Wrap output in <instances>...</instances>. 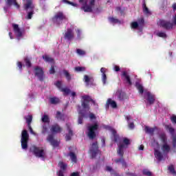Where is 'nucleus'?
Here are the masks:
<instances>
[{"label":"nucleus","instance_id":"1","mask_svg":"<svg viewBox=\"0 0 176 176\" xmlns=\"http://www.w3.org/2000/svg\"><path fill=\"white\" fill-rule=\"evenodd\" d=\"M90 104L96 105V102H94V100L87 95L82 96L81 98L82 109L80 107H78V112L79 115L78 124H82L83 118H89L90 120H91L94 124L87 126L86 134L90 140H93L94 138H96V132L98 130V127H100V120H98V118L96 115H94V113H90Z\"/></svg>","mask_w":176,"mask_h":176},{"label":"nucleus","instance_id":"2","mask_svg":"<svg viewBox=\"0 0 176 176\" xmlns=\"http://www.w3.org/2000/svg\"><path fill=\"white\" fill-rule=\"evenodd\" d=\"M151 146L154 148L155 157L160 162L165 155L171 151L170 142L167 140V135L164 133L157 134L151 140Z\"/></svg>","mask_w":176,"mask_h":176},{"label":"nucleus","instance_id":"3","mask_svg":"<svg viewBox=\"0 0 176 176\" xmlns=\"http://www.w3.org/2000/svg\"><path fill=\"white\" fill-rule=\"evenodd\" d=\"M80 9L85 13H91V12H99L98 7L96 4V0H78Z\"/></svg>","mask_w":176,"mask_h":176},{"label":"nucleus","instance_id":"4","mask_svg":"<svg viewBox=\"0 0 176 176\" xmlns=\"http://www.w3.org/2000/svg\"><path fill=\"white\" fill-rule=\"evenodd\" d=\"M157 24L159 27L165 28V30H174V28H176V14L172 16L170 21L160 19Z\"/></svg>","mask_w":176,"mask_h":176},{"label":"nucleus","instance_id":"5","mask_svg":"<svg viewBox=\"0 0 176 176\" xmlns=\"http://www.w3.org/2000/svg\"><path fill=\"white\" fill-rule=\"evenodd\" d=\"M144 18H140L137 21L131 23V28L133 31H137L138 35L141 36L144 34Z\"/></svg>","mask_w":176,"mask_h":176},{"label":"nucleus","instance_id":"6","mask_svg":"<svg viewBox=\"0 0 176 176\" xmlns=\"http://www.w3.org/2000/svg\"><path fill=\"white\" fill-rule=\"evenodd\" d=\"M130 144H131V140L127 138H122L118 144V149L117 150L118 155L121 157H123V155H124V149L129 148Z\"/></svg>","mask_w":176,"mask_h":176},{"label":"nucleus","instance_id":"7","mask_svg":"<svg viewBox=\"0 0 176 176\" xmlns=\"http://www.w3.org/2000/svg\"><path fill=\"white\" fill-rule=\"evenodd\" d=\"M41 122H42V134H47L49 133V130H50V118L47 114H44L41 116Z\"/></svg>","mask_w":176,"mask_h":176},{"label":"nucleus","instance_id":"8","mask_svg":"<svg viewBox=\"0 0 176 176\" xmlns=\"http://www.w3.org/2000/svg\"><path fill=\"white\" fill-rule=\"evenodd\" d=\"M30 152L34 153L36 157H39L41 160H45V157H46V152L43 147L32 146L30 148Z\"/></svg>","mask_w":176,"mask_h":176},{"label":"nucleus","instance_id":"9","mask_svg":"<svg viewBox=\"0 0 176 176\" xmlns=\"http://www.w3.org/2000/svg\"><path fill=\"white\" fill-rule=\"evenodd\" d=\"M24 8L28 13L26 19H28V20H31L32 19V14H34V9L35 8L32 0H26Z\"/></svg>","mask_w":176,"mask_h":176},{"label":"nucleus","instance_id":"10","mask_svg":"<svg viewBox=\"0 0 176 176\" xmlns=\"http://www.w3.org/2000/svg\"><path fill=\"white\" fill-rule=\"evenodd\" d=\"M63 36L65 41H74L75 39V27L71 26L70 28H67L65 31Z\"/></svg>","mask_w":176,"mask_h":176},{"label":"nucleus","instance_id":"11","mask_svg":"<svg viewBox=\"0 0 176 176\" xmlns=\"http://www.w3.org/2000/svg\"><path fill=\"white\" fill-rule=\"evenodd\" d=\"M30 138V135L26 130H23L21 133V148L24 151H27V148H28V140Z\"/></svg>","mask_w":176,"mask_h":176},{"label":"nucleus","instance_id":"12","mask_svg":"<svg viewBox=\"0 0 176 176\" xmlns=\"http://www.w3.org/2000/svg\"><path fill=\"white\" fill-rule=\"evenodd\" d=\"M103 128L111 132V140H113L114 142H118V141H119V135H118L116 129L109 125H103Z\"/></svg>","mask_w":176,"mask_h":176},{"label":"nucleus","instance_id":"13","mask_svg":"<svg viewBox=\"0 0 176 176\" xmlns=\"http://www.w3.org/2000/svg\"><path fill=\"white\" fill-rule=\"evenodd\" d=\"M89 152L92 155V157H97V156H100V155H101V152L98 150V144L97 142H94L91 144Z\"/></svg>","mask_w":176,"mask_h":176},{"label":"nucleus","instance_id":"14","mask_svg":"<svg viewBox=\"0 0 176 176\" xmlns=\"http://www.w3.org/2000/svg\"><path fill=\"white\" fill-rule=\"evenodd\" d=\"M144 99L146 100V102L147 104H153L155 102V100H156V96L153 93L145 91H144Z\"/></svg>","mask_w":176,"mask_h":176},{"label":"nucleus","instance_id":"15","mask_svg":"<svg viewBox=\"0 0 176 176\" xmlns=\"http://www.w3.org/2000/svg\"><path fill=\"white\" fill-rule=\"evenodd\" d=\"M10 6H14L16 9H20V5L17 3L16 0H6V6L3 8L4 11L7 12Z\"/></svg>","mask_w":176,"mask_h":176},{"label":"nucleus","instance_id":"16","mask_svg":"<svg viewBox=\"0 0 176 176\" xmlns=\"http://www.w3.org/2000/svg\"><path fill=\"white\" fill-rule=\"evenodd\" d=\"M12 28H13L14 32L18 39H20V38H23V36H24V30L20 28L19 27V25L12 24Z\"/></svg>","mask_w":176,"mask_h":176},{"label":"nucleus","instance_id":"17","mask_svg":"<svg viewBox=\"0 0 176 176\" xmlns=\"http://www.w3.org/2000/svg\"><path fill=\"white\" fill-rule=\"evenodd\" d=\"M55 86L58 87L60 91H62V93H63V96H68V94H70L71 93V89H69L68 87H63V84L61 83V81H57L55 83Z\"/></svg>","mask_w":176,"mask_h":176},{"label":"nucleus","instance_id":"18","mask_svg":"<svg viewBox=\"0 0 176 176\" xmlns=\"http://www.w3.org/2000/svg\"><path fill=\"white\" fill-rule=\"evenodd\" d=\"M64 19H65V16L64 15V14L61 12H58L52 19V21L53 23H54V24H60L61 21L64 20Z\"/></svg>","mask_w":176,"mask_h":176},{"label":"nucleus","instance_id":"19","mask_svg":"<svg viewBox=\"0 0 176 176\" xmlns=\"http://www.w3.org/2000/svg\"><path fill=\"white\" fill-rule=\"evenodd\" d=\"M165 129H166V130H167V131H168L170 133V134H171L172 138H173V147L175 148V146H176V135H174V131H175L174 128H173V126H171V124H166Z\"/></svg>","mask_w":176,"mask_h":176},{"label":"nucleus","instance_id":"20","mask_svg":"<svg viewBox=\"0 0 176 176\" xmlns=\"http://www.w3.org/2000/svg\"><path fill=\"white\" fill-rule=\"evenodd\" d=\"M35 76L38 78L39 80H43V69L42 67H36L34 68Z\"/></svg>","mask_w":176,"mask_h":176},{"label":"nucleus","instance_id":"21","mask_svg":"<svg viewBox=\"0 0 176 176\" xmlns=\"http://www.w3.org/2000/svg\"><path fill=\"white\" fill-rule=\"evenodd\" d=\"M122 79L126 83V85H129V86H131V80L130 79V75H129V72L124 71L122 74Z\"/></svg>","mask_w":176,"mask_h":176},{"label":"nucleus","instance_id":"22","mask_svg":"<svg viewBox=\"0 0 176 176\" xmlns=\"http://www.w3.org/2000/svg\"><path fill=\"white\" fill-rule=\"evenodd\" d=\"M25 119L28 123V129L30 130V134H33V135H36V133L34 132L32 128L31 127V122H32V116L28 115L25 117Z\"/></svg>","mask_w":176,"mask_h":176},{"label":"nucleus","instance_id":"23","mask_svg":"<svg viewBox=\"0 0 176 176\" xmlns=\"http://www.w3.org/2000/svg\"><path fill=\"white\" fill-rule=\"evenodd\" d=\"M105 107L107 109H108L109 107L115 109L118 108V104H116V102L115 100H112L111 98H108Z\"/></svg>","mask_w":176,"mask_h":176},{"label":"nucleus","instance_id":"24","mask_svg":"<svg viewBox=\"0 0 176 176\" xmlns=\"http://www.w3.org/2000/svg\"><path fill=\"white\" fill-rule=\"evenodd\" d=\"M58 166L60 170L58 173V176H64V172L65 171V170H67V164L63 162H60L58 163Z\"/></svg>","mask_w":176,"mask_h":176},{"label":"nucleus","instance_id":"25","mask_svg":"<svg viewBox=\"0 0 176 176\" xmlns=\"http://www.w3.org/2000/svg\"><path fill=\"white\" fill-rule=\"evenodd\" d=\"M47 141L50 142V144L54 146V148L58 146V141L54 140L53 135H49L47 138Z\"/></svg>","mask_w":176,"mask_h":176},{"label":"nucleus","instance_id":"26","mask_svg":"<svg viewBox=\"0 0 176 176\" xmlns=\"http://www.w3.org/2000/svg\"><path fill=\"white\" fill-rule=\"evenodd\" d=\"M61 127L58 124H53L50 128V131L52 134H58V133H61Z\"/></svg>","mask_w":176,"mask_h":176},{"label":"nucleus","instance_id":"27","mask_svg":"<svg viewBox=\"0 0 176 176\" xmlns=\"http://www.w3.org/2000/svg\"><path fill=\"white\" fill-rule=\"evenodd\" d=\"M74 32L77 34L76 38H74L76 41H80V39H83V33H82V30L75 28Z\"/></svg>","mask_w":176,"mask_h":176},{"label":"nucleus","instance_id":"28","mask_svg":"<svg viewBox=\"0 0 176 176\" xmlns=\"http://www.w3.org/2000/svg\"><path fill=\"white\" fill-rule=\"evenodd\" d=\"M84 82L86 83L87 86H90L93 85V82H94V79H93V77L90 76L85 75L84 76Z\"/></svg>","mask_w":176,"mask_h":176},{"label":"nucleus","instance_id":"29","mask_svg":"<svg viewBox=\"0 0 176 176\" xmlns=\"http://www.w3.org/2000/svg\"><path fill=\"white\" fill-rule=\"evenodd\" d=\"M100 72L102 74V82L103 85H107V69L105 67H102L100 69Z\"/></svg>","mask_w":176,"mask_h":176},{"label":"nucleus","instance_id":"30","mask_svg":"<svg viewBox=\"0 0 176 176\" xmlns=\"http://www.w3.org/2000/svg\"><path fill=\"white\" fill-rule=\"evenodd\" d=\"M144 131L146 133H147L148 134H150L151 135H153V133H155V131H157V128H156V127L151 128L149 126H145Z\"/></svg>","mask_w":176,"mask_h":176},{"label":"nucleus","instance_id":"31","mask_svg":"<svg viewBox=\"0 0 176 176\" xmlns=\"http://www.w3.org/2000/svg\"><path fill=\"white\" fill-rule=\"evenodd\" d=\"M70 126H71L70 124H67L68 134H67L66 136H65L66 141H69V140H71V138L73 135L72 130H71Z\"/></svg>","mask_w":176,"mask_h":176},{"label":"nucleus","instance_id":"32","mask_svg":"<svg viewBox=\"0 0 176 176\" xmlns=\"http://www.w3.org/2000/svg\"><path fill=\"white\" fill-rule=\"evenodd\" d=\"M114 162L117 164H121L122 167H127V164L126 163V162H124V159H123L122 157L120 159H116L114 160Z\"/></svg>","mask_w":176,"mask_h":176},{"label":"nucleus","instance_id":"33","mask_svg":"<svg viewBox=\"0 0 176 176\" xmlns=\"http://www.w3.org/2000/svg\"><path fill=\"white\" fill-rule=\"evenodd\" d=\"M109 21L111 24H122V21H119V19H116L113 16L109 17Z\"/></svg>","mask_w":176,"mask_h":176},{"label":"nucleus","instance_id":"34","mask_svg":"<svg viewBox=\"0 0 176 176\" xmlns=\"http://www.w3.org/2000/svg\"><path fill=\"white\" fill-rule=\"evenodd\" d=\"M126 120L127 122H128L129 128L131 130H133V129H134V123L130 122V121L131 120V116H126Z\"/></svg>","mask_w":176,"mask_h":176},{"label":"nucleus","instance_id":"35","mask_svg":"<svg viewBox=\"0 0 176 176\" xmlns=\"http://www.w3.org/2000/svg\"><path fill=\"white\" fill-rule=\"evenodd\" d=\"M69 156L70 157V160H72V163H76L78 162V158L76 157V155L73 152H70L69 153Z\"/></svg>","mask_w":176,"mask_h":176},{"label":"nucleus","instance_id":"36","mask_svg":"<svg viewBox=\"0 0 176 176\" xmlns=\"http://www.w3.org/2000/svg\"><path fill=\"white\" fill-rule=\"evenodd\" d=\"M66 118H67L66 115L61 114L60 111L56 112V118L58 120H65Z\"/></svg>","mask_w":176,"mask_h":176},{"label":"nucleus","instance_id":"37","mask_svg":"<svg viewBox=\"0 0 176 176\" xmlns=\"http://www.w3.org/2000/svg\"><path fill=\"white\" fill-rule=\"evenodd\" d=\"M139 93L140 94H142L144 93V87H142V85L140 82H136L135 85Z\"/></svg>","mask_w":176,"mask_h":176},{"label":"nucleus","instance_id":"38","mask_svg":"<svg viewBox=\"0 0 176 176\" xmlns=\"http://www.w3.org/2000/svg\"><path fill=\"white\" fill-rule=\"evenodd\" d=\"M63 3H66L67 5H71V6H74V8H78L79 4L74 2H71L68 0H63Z\"/></svg>","mask_w":176,"mask_h":176},{"label":"nucleus","instance_id":"39","mask_svg":"<svg viewBox=\"0 0 176 176\" xmlns=\"http://www.w3.org/2000/svg\"><path fill=\"white\" fill-rule=\"evenodd\" d=\"M43 58L44 60L46 61V63H51L52 64H53L54 63V60H53V58H52L51 57H50L47 55L43 56Z\"/></svg>","mask_w":176,"mask_h":176},{"label":"nucleus","instance_id":"40","mask_svg":"<svg viewBox=\"0 0 176 176\" xmlns=\"http://www.w3.org/2000/svg\"><path fill=\"white\" fill-rule=\"evenodd\" d=\"M157 36H159L160 38H167V34L164 32H156Z\"/></svg>","mask_w":176,"mask_h":176},{"label":"nucleus","instance_id":"41","mask_svg":"<svg viewBox=\"0 0 176 176\" xmlns=\"http://www.w3.org/2000/svg\"><path fill=\"white\" fill-rule=\"evenodd\" d=\"M76 53L78 56H86V51L82 49H77Z\"/></svg>","mask_w":176,"mask_h":176},{"label":"nucleus","instance_id":"42","mask_svg":"<svg viewBox=\"0 0 176 176\" xmlns=\"http://www.w3.org/2000/svg\"><path fill=\"white\" fill-rule=\"evenodd\" d=\"M51 104H58L60 102V99L56 97H53L50 99Z\"/></svg>","mask_w":176,"mask_h":176},{"label":"nucleus","instance_id":"43","mask_svg":"<svg viewBox=\"0 0 176 176\" xmlns=\"http://www.w3.org/2000/svg\"><path fill=\"white\" fill-rule=\"evenodd\" d=\"M75 71L76 72H83L86 71V67H75Z\"/></svg>","mask_w":176,"mask_h":176},{"label":"nucleus","instance_id":"44","mask_svg":"<svg viewBox=\"0 0 176 176\" xmlns=\"http://www.w3.org/2000/svg\"><path fill=\"white\" fill-rule=\"evenodd\" d=\"M143 12L144 13H145V14H147V16H149V14H151V11H149V9H148V8H146V6L143 5Z\"/></svg>","mask_w":176,"mask_h":176},{"label":"nucleus","instance_id":"45","mask_svg":"<svg viewBox=\"0 0 176 176\" xmlns=\"http://www.w3.org/2000/svg\"><path fill=\"white\" fill-rule=\"evenodd\" d=\"M142 174L143 175L152 176V172H150V170L148 169H144L142 170Z\"/></svg>","mask_w":176,"mask_h":176},{"label":"nucleus","instance_id":"46","mask_svg":"<svg viewBox=\"0 0 176 176\" xmlns=\"http://www.w3.org/2000/svg\"><path fill=\"white\" fill-rule=\"evenodd\" d=\"M63 75H65L66 79H67L68 80H71V74H69V73H68L67 70L63 71Z\"/></svg>","mask_w":176,"mask_h":176},{"label":"nucleus","instance_id":"47","mask_svg":"<svg viewBox=\"0 0 176 176\" xmlns=\"http://www.w3.org/2000/svg\"><path fill=\"white\" fill-rule=\"evenodd\" d=\"M168 170L171 173V174H173V175H175V170L174 169V166L170 165L168 167Z\"/></svg>","mask_w":176,"mask_h":176},{"label":"nucleus","instance_id":"48","mask_svg":"<svg viewBox=\"0 0 176 176\" xmlns=\"http://www.w3.org/2000/svg\"><path fill=\"white\" fill-rule=\"evenodd\" d=\"M25 63L26 67H31V60L28 58H25Z\"/></svg>","mask_w":176,"mask_h":176},{"label":"nucleus","instance_id":"49","mask_svg":"<svg viewBox=\"0 0 176 176\" xmlns=\"http://www.w3.org/2000/svg\"><path fill=\"white\" fill-rule=\"evenodd\" d=\"M115 96H116L117 98H119V100H122V94L120 93V91H117Z\"/></svg>","mask_w":176,"mask_h":176},{"label":"nucleus","instance_id":"50","mask_svg":"<svg viewBox=\"0 0 176 176\" xmlns=\"http://www.w3.org/2000/svg\"><path fill=\"white\" fill-rule=\"evenodd\" d=\"M105 170L106 171L111 173V174H113V169L112 168V167L109 166H107Z\"/></svg>","mask_w":176,"mask_h":176},{"label":"nucleus","instance_id":"51","mask_svg":"<svg viewBox=\"0 0 176 176\" xmlns=\"http://www.w3.org/2000/svg\"><path fill=\"white\" fill-rule=\"evenodd\" d=\"M170 120H171L172 123H173L174 124H176V116L172 115L170 117Z\"/></svg>","mask_w":176,"mask_h":176},{"label":"nucleus","instance_id":"52","mask_svg":"<svg viewBox=\"0 0 176 176\" xmlns=\"http://www.w3.org/2000/svg\"><path fill=\"white\" fill-rule=\"evenodd\" d=\"M113 71L116 72H119L120 71V67L118 65H114L113 67Z\"/></svg>","mask_w":176,"mask_h":176},{"label":"nucleus","instance_id":"53","mask_svg":"<svg viewBox=\"0 0 176 176\" xmlns=\"http://www.w3.org/2000/svg\"><path fill=\"white\" fill-rule=\"evenodd\" d=\"M16 65H17L19 71H22V69H23V64L21 63V62H17L16 63Z\"/></svg>","mask_w":176,"mask_h":176},{"label":"nucleus","instance_id":"54","mask_svg":"<svg viewBox=\"0 0 176 176\" xmlns=\"http://www.w3.org/2000/svg\"><path fill=\"white\" fill-rule=\"evenodd\" d=\"M70 96L72 97V100H75V97H76V92L71 91Z\"/></svg>","mask_w":176,"mask_h":176},{"label":"nucleus","instance_id":"55","mask_svg":"<svg viewBox=\"0 0 176 176\" xmlns=\"http://www.w3.org/2000/svg\"><path fill=\"white\" fill-rule=\"evenodd\" d=\"M50 74H54V66L52 65L51 68L50 69Z\"/></svg>","mask_w":176,"mask_h":176},{"label":"nucleus","instance_id":"56","mask_svg":"<svg viewBox=\"0 0 176 176\" xmlns=\"http://www.w3.org/2000/svg\"><path fill=\"white\" fill-rule=\"evenodd\" d=\"M71 176H79V173H73Z\"/></svg>","mask_w":176,"mask_h":176},{"label":"nucleus","instance_id":"57","mask_svg":"<svg viewBox=\"0 0 176 176\" xmlns=\"http://www.w3.org/2000/svg\"><path fill=\"white\" fill-rule=\"evenodd\" d=\"M172 8H173L174 12H175V10H176V3H173Z\"/></svg>","mask_w":176,"mask_h":176},{"label":"nucleus","instance_id":"58","mask_svg":"<svg viewBox=\"0 0 176 176\" xmlns=\"http://www.w3.org/2000/svg\"><path fill=\"white\" fill-rule=\"evenodd\" d=\"M139 150H140V151H144V145H140V146H139Z\"/></svg>","mask_w":176,"mask_h":176},{"label":"nucleus","instance_id":"59","mask_svg":"<svg viewBox=\"0 0 176 176\" xmlns=\"http://www.w3.org/2000/svg\"><path fill=\"white\" fill-rule=\"evenodd\" d=\"M9 36L10 39H13V36H12V32H9Z\"/></svg>","mask_w":176,"mask_h":176},{"label":"nucleus","instance_id":"60","mask_svg":"<svg viewBox=\"0 0 176 176\" xmlns=\"http://www.w3.org/2000/svg\"><path fill=\"white\" fill-rule=\"evenodd\" d=\"M102 142L103 144H105V140H104V139H102Z\"/></svg>","mask_w":176,"mask_h":176},{"label":"nucleus","instance_id":"61","mask_svg":"<svg viewBox=\"0 0 176 176\" xmlns=\"http://www.w3.org/2000/svg\"><path fill=\"white\" fill-rule=\"evenodd\" d=\"M131 175L133 176V175H134V174H131Z\"/></svg>","mask_w":176,"mask_h":176}]
</instances>
